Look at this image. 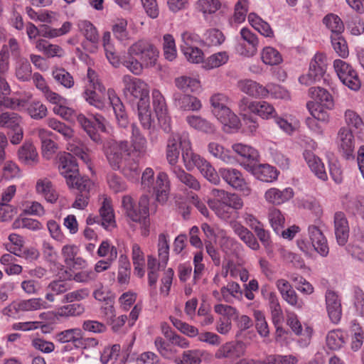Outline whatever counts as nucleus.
<instances>
[{"mask_svg":"<svg viewBox=\"0 0 364 364\" xmlns=\"http://www.w3.org/2000/svg\"><path fill=\"white\" fill-rule=\"evenodd\" d=\"M128 58L122 65L134 75H140L144 68H149L156 64L159 52L149 41L140 39L127 49Z\"/></svg>","mask_w":364,"mask_h":364,"instance_id":"1","label":"nucleus"},{"mask_svg":"<svg viewBox=\"0 0 364 364\" xmlns=\"http://www.w3.org/2000/svg\"><path fill=\"white\" fill-rule=\"evenodd\" d=\"M229 98L223 93H215L210 97L211 112L222 124L225 132H235L241 125L239 117L229 107Z\"/></svg>","mask_w":364,"mask_h":364,"instance_id":"2","label":"nucleus"},{"mask_svg":"<svg viewBox=\"0 0 364 364\" xmlns=\"http://www.w3.org/2000/svg\"><path fill=\"white\" fill-rule=\"evenodd\" d=\"M141 188L149 193H154L159 203L167 200L170 192V182L168 174L164 171L158 173L154 177V171L151 168H146L141 178Z\"/></svg>","mask_w":364,"mask_h":364,"instance_id":"3","label":"nucleus"},{"mask_svg":"<svg viewBox=\"0 0 364 364\" xmlns=\"http://www.w3.org/2000/svg\"><path fill=\"white\" fill-rule=\"evenodd\" d=\"M123 92L124 96L137 102L149 101V87L147 83L139 78L125 75L122 77Z\"/></svg>","mask_w":364,"mask_h":364,"instance_id":"4","label":"nucleus"},{"mask_svg":"<svg viewBox=\"0 0 364 364\" xmlns=\"http://www.w3.org/2000/svg\"><path fill=\"white\" fill-rule=\"evenodd\" d=\"M149 199L147 196H142L139 200L138 207L134 203L129 196H125L122 198V207L127 215L134 222L142 223L144 226L148 224Z\"/></svg>","mask_w":364,"mask_h":364,"instance_id":"5","label":"nucleus"},{"mask_svg":"<svg viewBox=\"0 0 364 364\" xmlns=\"http://www.w3.org/2000/svg\"><path fill=\"white\" fill-rule=\"evenodd\" d=\"M130 149L129 144L126 140L109 142L105 149V154L113 169L119 170L122 168L123 162L126 160L124 156L130 155Z\"/></svg>","mask_w":364,"mask_h":364,"instance_id":"6","label":"nucleus"},{"mask_svg":"<svg viewBox=\"0 0 364 364\" xmlns=\"http://www.w3.org/2000/svg\"><path fill=\"white\" fill-rule=\"evenodd\" d=\"M333 68L341 82L351 90L360 88L361 82L356 70L348 63L341 59L333 61Z\"/></svg>","mask_w":364,"mask_h":364,"instance_id":"7","label":"nucleus"},{"mask_svg":"<svg viewBox=\"0 0 364 364\" xmlns=\"http://www.w3.org/2000/svg\"><path fill=\"white\" fill-rule=\"evenodd\" d=\"M151 100L154 111L161 127L165 132H170L171 130V118L168 113L164 96L159 90L154 89L151 92Z\"/></svg>","mask_w":364,"mask_h":364,"instance_id":"8","label":"nucleus"},{"mask_svg":"<svg viewBox=\"0 0 364 364\" xmlns=\"http://www.w3.org/2000/svg\"><path fill=\"white\" fill-rule=\"evenodd\" d=\"M157 249L159 260L151 255L147 256L148 270L159 271L166 267L169 259V239L166 234L159 235Z\"/></svg>","mask_w":364,"mask_h":364,"instance_id":"9","label":"nucleus"},{"mask_svg":"<svg viewBox=\"0 0 364 364\" xmlns=\"http://www.w3.org/2000/svg\"><path fill=\"white\" fill-rule=\"evenodd\" d=\"M247 346L242 341H229L220 346L215 351L217 359H226L229 364H235L246 353Z\"/></svg>","mask_w":364,"mask_h":364,"instance_id":"10","label":"nucleus"},{"mask_svg":"<svg viewBox=\"0 0 364 364\" xmlns=\"http://www.w3.org/2000/svg\"><path fill=\"white\" fill-rule=\"evenodd\" d=\"M77 121L92 141L96 143L101 142L97 130L105 132V119L102 115L96 114L92 116V119H91L83 114H79L77 116Z\"/></svg>","mask_w":364,"mask_h":364,"instance_id":"11","label":"nucleus"},{"mask_svg":"<svg viewBox=\"0 0 364 364\" xmlns=\"http://www.w3.org/2000/svg\"><path fill=\"white\" fill-rule=\"evenodd\" d=\"M220 176L233 188L238 190L245 196L251 193V188L245 181L240 171L232 168H221L219 169Z\"/></svg>","mask_w":364,"mask_h":364,"instance_id":"12","label":"nucleus"},{"mask_svg":"<svg viewBox=\"0 0 364 364\" xmlns=\"http://www.w3.org/2000/svg\"><path fill=\"white\" fill-rule=\"evenodd\" d=\"M56 341L60 343H71L75 347L79 345H90L96 346L98 343L95 338H83L82 329L79 328H70L62 331L55 335Z\"/></svg>","mask_w":364,"mask_h":364,"instance_id":"13","label":"nucleus"},{"mask_svg":"<svg viewBox=\"0 0 364 364\" xmlns=\"http://www.w3.org/2000/svg\"><path fill=\"white\" fill-rule=\"evenodd\" d=\"M185 134H189L186 132L182 133L172 132L166 141V158L170 165V170L173 166H178L180 155V148L182 149V139Z\"/></svg>","mask_w":364,"mask_h":364,"instance_id":"14","label":"nucleus"},{"mask_svg":"<svg viewBox=\"0 0 364 364\" xmlns=\"http://www.w3.org/2000/svg\"><path fill=\"white\" fill-rule=\"evenodd\" d=\"M336 143L339 151L346 159L354 158L355 137L352 130L346 127L339 129Z\"/></svg>","mask_w":364,"mask_h":364,"instance_id":"15","label":"nucleus"},{"mask_svg":"<svg viewBox=\"0 0 364 364\" xmlns=\"http://www.w3.org/2000/svg\"><path fill=\"white\" fill-rule=\"evenodd\" d=\"M326 309L328 316L333 323H338L342 317L341 300L337 292L327 290L325 294Z\"/></svg>","mask_w":364,"mask_h":364,"instance_id":"16","label":"nucleus"},{"mask_svg":"<svg viewBox=\"0 0 364 364\" xmlns=\"http://www.w3.org/2000/svg\"><path fill=\"white\" fill-rule=\"evenodd\" d=\"M174 106L181 111L198 112L202 108L201 101L196 97L178 92L173 95Z\"/></svg>","mask_w":364,"mask_h":364,"instance_id":"17","label":"nucleus"},{"mask_svg":"<svg viewBox=\"0 0 364 364\" xmlns=\"http://www.w3.org/2000/svg\"><path fill=\"white\" fill-rule=\"evenodd\" d=\"M195 10L200 13L205 22L210 23L222 8L220 0H197Z\"/></svg>","mask_w":364,"mask_h":364,"instance_id":"18","label":"nucleus"},{"mask_svg":"<svg viewBox=\"0 0 364 364\" xmlns=\"http://www.w3.org/2000/svg\"><path fill=\"white\" fill-rule=\"evenodd\" d=\"M182 159L188 171L198 168L204 159L200 155L193 152L189 134H185L182 139Z\"/></svg>","mask_w":364,"mask_h":364,"instance_id":"19","label":"nucleus"},{"mask_svg":"<svg viewBox=\"0 0 364 364\" xmlns=\"http://www.w3.org/2000/svg\"><path fill=\"white\" fill-rule=\"evenodd\" d=\"M240 34L241 38L248 43L250 48H245L242 44L238 43L236 46L237 52L245 57H252L255 55L257 53L259 46L257 36L247 28H242L240 31Z\"/></svg>","mask_w":364,"mask_h":364,"instance_id":"20","label":"nucleus"},{"mask_svg":"<svg viewBox=\"0 0 364 364\" xmlns=\"http://www.w3.org/2000/svg\"><path fill=\"white\" fill-rule=\"evenodd\" d=\"M294 190L291 187H287L280 190L275 187L267 189L264 194L265 201L273 205H280L293 198Z\"/></svg>","mask_w":364,"mask_h":364,"instance_id":"21","label":"nucleus"},{"mask_svg":"<svg viewBox=\"0 0 364 364\" xmlns=\"http://www.w3.org/2000/svg\"><path fill=\"white\" fill-rule=\"evenodd\" d=\"M59 170L63 176L67 184H72V178L78 174V165L71 154L64 153L60 156Z\"/></svg>","mask_w":364,"mask_h":364,"instance_id":"22","label":"nucleus"},{"mask_svg":"<svg viewBox=\"0 0 364 364\" xmlns=\"http://www.w3.org/2000/svg\"><path fill=\"white\" fill-rule=\"evenodd\" d=\"M107 95L109 103L112 107L118 124L121 127H127L129 124L128 117L120 98L117 95L113 89H108Z\"/></svg>","mask_w":364,"mask_h":364,"instance_id":"23","label":"nucleus"},{"mask_svg":"<svg viewBox=\"0 0 364 364\" xmlns=\"http://www.w3.org/2000/svg\"><path fill=\"white\" fill-rule=\"evenodd\" d=\"M309 236L316 251L322 257H326L329 252L327 240L321 230L316 225H309Z\"/></svg>","mask_w":364,"mask_h":364,"instance_id":"24","label":"nucleus"},{"mask_svg":"<svg viewBox=\"0 0 364 364\" xmlns=\"http://www.w3.org/2000/svg\"><path fill=\"white\" fill-rule=\"evenodd\" d=\"M245 168L251 171L252 174L259 181L271 183L277 179L278 172L274 167L267 164H256L252 166H245Z\"/></svg>","mask_w":364,"mask_h":364,"instance_id":"25","label":"nucleus"},{"mask_svg":"<svg viewBox=\"0 0 364 364\" xmlns=\"http://www.w3.org/2000/svg\"><path fill=\"white\" fill-rule=\"evenodd\" d=\"M240 91L257 99L267 98V90L264 86L250 79L241 80L237 83Z\"/></svg>","mask_w":364,"mask_h":364,"instance_id":"26","label":"nucleus"},{"mask_svg":"<svg viewBox=\"0 0 364 364\" xmlns=\"http://www.w3.org/2000/svg\"><path fill=\"white\" fill-rule=\"evenodd\" d=\"M334 228L338 244L341 246L345 245L349 237V227L343 213H336L334 216Z\"/></svg>","mask_w":364,"mask_h":364,"instance_id":"27","label":"nucleus"},{"mask_svg":"<svg viewBox=\"0 0 364 364\" xmlns=\"http://www.w3.org/2000/svg\"><path fill=\"white\" fill-rule=\"evenodd\" d=\"M303 156L308 166L315 176L323 181L328 178L324 164L318 156L310 150H304Z\"/></svg>","mask_w":364,"mask_h":364,"instance_id":"28","label":"nucleus"},{"mask_svg":"<svg viewBox=\"0 0 364 364\" xmlns=\"http://www.w3.org/2000/svg\"><path fill=\"white\" fill-rule=\"evenodd\" d=\"M274 122L279 128L288 135H292L300 127L299 119L294 114H284L274 117Z\"/></svg>","mask_w":364,"mask_h":364,"instance_id":"29","label":"nucleus"},{"mask_svg":"<svg viewBox=\"0 0 364 364\" xmlns=\"http://www.w3.org/2000/svg\"><path fill=\"white\" fill-rule=\"evenodd\" d=\"M36 132L41 141L43 156L46 159H51L58 148L56 144L50 139L52 132L43 128L37 129Z\"/></svg>","mask_w":364,"mask_h":364,"instance_id":"30","label":"nucleus"},{"mask_svg":"<svg viewBox=\"0 0 364 364\" xmlns=\"http://www.w3.org/2000/svg\"><path fill=\"white\" fill-rule=\"evenodd\" d=\"M16 192V187L14 185L8 186L4 190L1 194L0 202V216L3 220H7L13 216L14 213V208L9 205V203L14 197Z\"/></svg>","mask_w":364,"mask_h":364,"instance_id":"31","label":"nucleus"},{"mask_svg":"<svg viewBox=\"0 0 364 364\" xmlns=\"http://www.w3.org/2000/svg\"><path fill=\"white\" fill-rule=\"evenodd\" d=\"M9 53H11V56L16 59H18L21 55V48L18 41L14 38H9L7 44H4L2 47L0 55L1 59L0 60V72L5 71L8 68V63L4 58H8Z\"/></svg>","mask_w":364,"mask_h":364,"instance_id":"32","label":"nucleus"},{"mask_svg":"<svg viewBox=\"0 0 364 364\" xmlns=\"http://www.w3.org/2000/svg\"><path fill=\"white\" fill-rule=\"evenodd\" d=\"M36 193L50 203H54L58 198V194L54 189L51 181L48 178H40L36 184Z\"/></svg>","mask_w":364,"mask_h":364,"instance_id":"33","label":"nucleus"},{"mask_svg":"<svg viewBox=\"0 0 364 364\" xmlns=\"http://www.w3.org/2000/svg\"><path fill=\"white\" fill-rule=\"evenodd\" d=\"M67 149L73 156H77L87 167L91 169L90 157L85 145L77 139L73 137L68 140Z\"/></svg>","mask_w":364,"mask_h":364,"instance_id":"34","label":"nucleus"},{"mask_svg":"<svg viewBox=\"0 0 364 364\" xmlns=\"http://www.w3.org/2000/svg\"><path fill=\"white\" fill-rule=\"evenodd\" d=\"M132 260L134 268V273L136 276L141 278L145 274V255L140 247L136 242H133L131 246Z\"/></svg>","mask_w":364,"mask_h":364,"instance_id":"35","label":"nucleus"},{"mask_svg":"<svg viewBox=\"0 0 364 364\" xmlns=\"http://www.w3.org/2000/svg\"><path fill=\"white\" fill-rule=\"evenodd\" d=\"M176 87L183 92L198 93L201 90L200 81L193 77L182 75L174 80Z\"/></svg>","mask_w":364,"mask_h":364,"instance_id":"36","label":"nucleus"},{"mask_svg":"<svg viewBox=\"0 0 364 364\" xmlns=\"http://www.w3.org/2000/svg\"><path fill=\"white\" fill-rule=\"evenodd\" d=\"M100 215L101 217V225L105 229H112L115 226L114 210L111 200L109 198H104L102 206L100 208Z\"/></svg>","mask_w":364,"mask_h":364,"instance_id":"37","label":"nucleus"},{"mask_svg":"<svg viewBox=\"0 0 364 364\" xmlns=\"http://www.w3.org/2000/svg\"><path fill=\"white\" fill-rule=\"evenodd\" d=\"M186 122L190 127L198 132L206 134H212L215 132L214 125L201 116L188 114L186 117Z\"/></svg>","mask_w":364,"mask_h":364,"instance_id":"38","label":"nucleus"},{"mask_svg":"<svg viewBox=\"0 0 364 364\" xmlns=\"http://www.w3.org/2000/svg\"><path fill=\"white\" fill-rule=\"evenodd\" d=\"M315 103L323 107L326 109H331L334 106L332 95L325 89L320 87H313L309 90Z\"/></svg>","mask_w":364,"mask_h":364,"instance_id":"39","label":"nucleus"},{"mask_svg":"<svg viewBox=\"0 0 364 364\" xmlns=\"http://www.w3.org/2000/svg\"><path fill=\"white\" fill-rule=\"evenodd\" d=\"M19 161L26 165H34L38 162V153L33 144L25 142L18 149Z\"/></svg>","mask_w":364,"mask_h":364,"instance_id":"40","label":"nucleus"},{"mask_svg":"<svg viewBox=\"0 0 364 364\" xmlns=\"http://www.w3.org/2000/svg\"><path fill=\"white\" fill-rule=\"evenodd\" d=\"M131 131L130 141L132 147L139 155H144L147 150L146 139L142 135L139 129L135 124L131 126Z\"/></svg>","mask_w":364,"mask_h":364,"instance_id":"41","label":"nucleus"},{"mask_svg":"<svg viewBox=\"0 0 364 364\" xmlns=\"http://www.w3.org/2000/svg\"><path fill=\"white\" fill-rule=\"evenodd\" d=\"M170 171L178 181L189 188L195 191H198L200 188L198 181L193 176L186 172L180 166H173Z\"/></svg>","mask_w":364,"mask_h":364,"instance_id":"42","label":"nucleus"},{"mask_svg":"<svg viewBox=\"0 0 364 364\" xmlns=\"http://www.w3.org/2000/svg\"><path fill=\"white\" fill-rule=\"evenodd\" d=\"M247 18L250 24L262 36L265 37H272L274 36V32L269 24L255 13H250Z\"/></svg>","mask_w":364,"mask_h":364,"instance_id":"43","label":"nucleus"},{"mask_svg":"<svg viewBox=\"0 0 364 364\" xmlns=\"http://www.w3.org/2000/svg\"><path fill=\"white\" fill-rule=\"evenodd\" d=\"M221 296L223 301L231 303L234 299L242 298V291L238 283L230 282L221 288Z\"/></svg>","mask_w":364,"mask_h":364,"instance_id":"44","label":"nucleus"},{"mask_svg":"<svg viewBox=\"0 0 364 364\" xmlns=\"http://www.w3.org/2000/svg\"><path fill=\"white\" fill-rule=\"evenodd\" d=\"M28 96L27 99V105L23 111H26L28 114L34 119H41L47 115V107L41 102L38 100H33L29 102Z\"/></svg>","mask_w":364,"mask_h":364,"instance_id":"45","label":"nucleus"},{"mask_svg":"<svg viewBox=\"0 0 364 364\" xmlns=\"http://www.w3.org/2000/svg\"><path fill=\"white\" fill-rule=\"evenodd\" d=\"M208 203L220 219L228 220L233 216L234 211L223 200H209Z\"/></svg>","mask_w":364,"mask_h":364,"instance_id":"46","label":"nucleus"},{"mask_svg":"<svg viewBox=\"0 0 364 364\" xmlns=\"http://www.w3.org/2000/svg\"><path fill=\"white\" fill-rule=\"evenodd\" d=\"M232 149L237 154L250 162L257 161L259 159L258 151L249 145L236 143L232 145Z\"/></svg>","mask_w":364,"mask_h":364,"instance_id":"47","label":"nucleus"},{"mask_svg":"<svg viewBox=\"0 0 364 364\" xmlns=\"http://www.w3.org/2000/svg\"><path fill=\"white\" fill-rule=\"evenodd\" d=\"M346 333L341 329L331 331L326 336V345L333 350H339L346 343Z\"/></svg>","mask_w":364,"mask_h":364,"instance_id":"48","label":"nucleus"},{"mask_svg":"<svg viewBox=\"0 0 364 364\" xmlns=\"http://www.w3.org/2000/svg\"><path fill=\"white\" fill-rule=\"evenodd\" d=\"M97 89L85 87L82 97L86 102L95 108L103 110L106 108L105 100L98 95Z\"/></svg>","mask_w":364,"mask_h":364,"instance_id":"49","label":"nucleus"},{"mask_svg":"<svg viewBox=\"0 0 364 364\" xmlns=\"http://www.w3.org/2000/svg\"><path fill=\"white\" fill-rule=\"evenodd\" d=\"M52 77L56 83L66 89H70L75 85L73 77L64 68H55L53 69Z\"/></svg>","mask_w":364,"mask_h":364,"instance_id":"50","label":"nucleus"},{"mask_svg":"<svg viewBox=\"0 0 364 364\" xmlns=\"http://www.w3.org/2000/svg\"><path fill=\"white\" fill-rule=\"evenodd\" d=\"M137 112L139 120L145 129L151 128L153 119L151 117L149 101L137 102Z\"/></svg>","mask_w":364,"mask_h":364,"instance_id":"51","label":"nucleus"},{"mask_svg":"<svg viewBox=\"0 0 364 364\" xmlns=\"http://www.w3.org/2000/svg\"><path fill=\"white\" fill-rule=\"evenodd\" d=\"M208 148L210 154L221 159L225 163L232 164L235 162V159L230 154V151L225 149L220 144L216 142H210Z\"/></svg>","mask_w":364,"mask_h":364,"instance_id":"52","label":"nucleus"},{"mask_svg":"<svg viewBox=\"0 0 364 364\" xmlns=\"http://www.w3.org/2000/svg\"><path fill=\"white\" fill-rule=\"evenodd\" d=\"M261 58L264 64L269 65H277L283 60L281 53L272 46H267L262 49Z\"/></svg>","mask_w":364,"mask_h":364,"instance_id":"53","label":"nucleus"},{"mask_svg":"<svg viewBox=\"0 0 364 364\" xmlns=\"http://www.w3.org/2000/svg\"><path fill=\"white\" fill-rule=\"evenodd\" d=\"M72 179V184L68 186L77 189L81 193L89 195L95 189V183L87 177H80L77 174Z\"/></svg>","mask_w":364,"mask_h":364,"instance_id":"54","label":"nucleus"},{"mask_svg":"<svg viewBox=\"0 0 364 364\" xmlns=\"http://www.w3.org/2000/svg\"><path fill=\"white\" fill-rule=\"evenodd\" d=\"M80 31L85 38L91 43H95L99 40V34L96 27L87 20L80 21L77 23Z\"/></svg>","mask_w":364,"mask_h":364,"instance_id":"55","label":"nucleus"},{"mask_svg":"<svg viewBox=\"0 0 364 364\" xmlns=\"http://www.w3.org/2000/svg\"><path fill=\"white\" fill-rule=\"evenodd\" d=\"M323 23L331 31V35L341 34L344 31L343 23L336 14H327L323 18Z\"/></svg>","mask_w":364,"mask_h":364,"instance_id":"56","label":"nucleus"},{"mask_svg":"<svg viewBox=\"0 0 364 364\" xmlns=\"http://www.w3.org/2000/svg\"><path fill=\"white\" fill-rule=\"evenodd\" d=\"M26 105L27 99L26 97L18 99L15 97L0 96V112L2 111L3 107L18 111H23L25 109Z\"/></svg>","mask_w":364,"mask_h":364,"instance_id":"57","label":"nucleus"},{"mask_svg":"<svg viewBox=\"0 0 364 364\" xmlns=\"http://www.w3.org/2000/svg\"><path fill=\"white\" fill-rule=\"evenodd\" d=\"M253 114L264 119H274L277 115L273 105L266 101H257Z\"/></svg>","mask_w":364,"mask_h":364,"instance_id":"58","label":"nucleus"},{"mask_svg":"<svg viewBox=\"0 0 364 364\" xmlns=\"http://www.w3.org/2000/svg\"><path fill=\"white\" fill-rule=\"evenodd\" d=\"M201 174L210 183L218 184L220 176L211 164L205 159L200 163L197 168Z\"/></svg>","mask_w":364,"mask_h":364,"instance_id":"59","label":"nucleus"},{"mask_svg":"<svg viewBox=\"0 0 364 364\" xmlns=\"http://www.w3.org/2000/svg\"><path fill=\"white\" fill-rule=\"evenodd\" d=\"M229 56L225 51L218 52L209 56L203 64V67L206 70H212L219 68L225 64L228 60Z\"/></svg>","mask_w":364,"mask_h":364,"instance_id":"60","label":"nucleus"},{"mask_svg":"<svg viewBox=\"0 0 364 364\" xmlns=\"http://www.w3.org/2000/svg\"><path fill=\"white\" fill-rule=\"evenodd\" d=\"M21 116L14 112H3L0 114V127L4 128L16 129L21 124Z\"/></svg>","mask_w":364,"mask_h":364,"instance_id":"61","label":"nucleus"},{"mask_svg":"<svg viewBox=\"0 0 364 364\" xmlns=\"http://www.w3.org/2000/svg\"><path fill=\"white\" fill-rule=\"evenodd\" d=\"M344 121L347 125V128L350 130L353 129L355 130L361 131L364 127V123L360 117V115L354 110L348 109L344 112L343 115Z\"/></svg>","mask_w":364,"mask_h":364,"instance_id":"62","label":"nucleus"},{"mask_svg":"<svg viewBox=\"0 0 364 364\" xmlns=\"http://www.w3.org/2000/svg\"><path fill=\"white\" fill-rule=\"evenodd\" d=\"M163 52L164 58L169 61H173L177 56L175 39L171 34L163 36Z\"/></svg>","mask_w":364,"mask_h":364,"instance_id":"63","label":"nucleus"},{"mask_svg":"<svg viewBox=\"0 0 364 364\" xmlns=\"http://www.w3.org/2000/svg\"><path fill=\"white\" fill-rule=\"evenodd\" d=\"M32 69L29 62L24 58H19L16 66V76L20 81H28L31 78Z\"/></svg>","mask_w":364,"mask_h":364,"instance_id":"64","label":"nucleus"}]
</instances>
